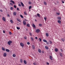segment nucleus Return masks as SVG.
Listing matches in <instances>:
<instances>
[{
    "instance_id": "1",
    "label": "nucleus",
    "mask_w": 65,
    "mask_h": 65,
    "mask_svg": "<svg viewBox=\"0 0 65 65\" xmlns=\"http://www.w3.org/2000/svg\"><path fill=\"white\" fill-rule=\"evenodd\" d=\"M11 43H12V41H9L7 43L8 45H10L11 44Z\"/></svg>"
},
{
    "instance_id": "2",
    "label": "nucleus",
    "mask_w": 65,
    "mask_h": 65,
    "mask_svg": "<svg viewBox=\"0 0 65 65\" xmlns=\"http://www.w3.org/2000/svg\"><path fill=\"white\" fill-rule=\"evenodd\" d=\"M20 45L21 46H22L23 48V46H24V44H23L22 43H20Z\"/></svg>"
},
{
    "instance_id": "3",
    "label": "nucleus",
    "mask_w": 65,
    "mask_h": 65,
    "mask_svg": "<svg viewBox=\"0 0 65 65\" xmlns=\"http://www.w3.org/2000/svg\"><path fill=\"white\" fill-rule=\"evenodd\" d=\"M23 24L25 26L26 25V22L24 20L23 22Z\"/></svg>"
},
{
    "instance_id": "4",
    "label": "nucleus",
    "mask_w": 65,
    "mask_h": 65,
    "mask_svg": "<svg viewBox=\"0 0 65 65\" xmlns=\"http://www.w3.org/2000/svg\"><path fill=\"white\" fill-rule=\"evenodd\" d=\"M39 31H40V30L39 29L36 30V32H37V33H39Z\"/></svg>"
},
{
    "instance_id": "5",
    "label": "nucleus",
    "mask_w": 65,
    "mask_h": 65,
    "mask_svg": "<svg viewBox=\"0 0 65 65\" xmlns=\"http://www.w3.org/2000/svg\"><path fill=\"white\" fill-rule=\"evenodd\" d=\"M31 47L32 48H33V50H34L35 49V46L34 45H32Z\"/></svg>"
},
{
    "instance_id": "6",
    "label": "nucleus",
    "mask_w": 65,
    "mask_h": 65,
    "mask_svg": "<svg viewBox=\"0 0 65 65\" xmlns=\"http://www.w3.org/2000/svg\"><path fill=\"white\" fill-rule=\"evenodd\" d=\"M4 22H6V19L4 17H3L2 18Z\"/></svg>"
},
{
    "instance_id": "7",
    "label": "nucleus",
    "mask_w": 65,
    "mask_h": 65,
    "mask_svg": "<svg viewBox=\"0 0 65 65\" xmlns=\"http://www.w3.org/2000/svg\"><path fill=\"white\" fill-rule=\"evenodd\" d=\"M6 53H4L3 54V56L4 57H6Z\"/></svg>"
},
{
    "instance_id": "8",
    "label": "nucleus",
    "mask_w": 65,
    "mask_h": 65,
    "mask_svg": "<svg viewBox=\"0 0 65 65\" xmlns=\"http://www.w3.org/2000/svg\"><path fill=\"white\" fill-rule=\"evenodd\" d=\"M13 14L14 15H15V16L16 15H17V12H13Z\"/></svg>"
},
{
    "instance_id": "9",
    "label": "nucleus",
    "mask_w": 65,
    "mask_h": 65,
    "mask_svg": "<svg viewBox=\"0 0 65 65\" xmlns=\"http://www.w3.org/2000/svg\"><path fill=\"white\" fill-rule=\"evenodd\" d=\"M5 51L6 52H9L10 51L9 50L7 49H6L5 50Z\"/></svg>"
},
{
    "instance_id": "10",
    "label": "nucleus",
    "mask_w": 65,
    "mask_h": 65,
    "mask_svg": "<svg viewBox=\"0 0 65 65\" xmlns=\"http://www.w3.org/2000/svg\"><path fill=\"white\" fill-rule=\"evenodd\" d=\"M59 55L61 57H63V54L61 52L59 53Z\"/></svg>"
},
{
    "instance_id": "11",
    "label": "nucleus",
    "mask_w": 65,
    "mask_h": 65,
    "mask_svg": "<svg viewBox=\"0 0 65 65\" xmlns=\"http://www.w3.org/2000/svg\"><path fill=\"white\" fill-rule=\"evenodd\" d=\"M23 62L25 64H27V62L26 61V60H24Z\"/></svg>"
},
{
    "instance_id": "12",
    "label": "nucleus",
    "mask_w": 65,
    "mask_h": 65,
    "mask_svg": "<svg viewBox=\"0 0 65 65\" xmlns=\"http://www.w3.org/2000/svg\"><path fill=\"white\" fill-rule=\"evenodd\" d=\"M44 4L45 5H47V3L45 1H44Z\"/></svg>"
},
{
    "instance_id": "13",
    "label": "nucleus",
    "mask_w": 65,
    "mask_h": 65,
    "mask_svg": "<svg viewBox=\"0 0 65 65\" xmlns=\"http://www.w3.org/2000/svg\"><path fill=\"white\" fill-rule=\"evenodd\" d=\"M10 2H12V3L13 4H15L14 2L13 1L11 0L10 1Z\"/></svg>"
},
{
    "instance_id": "14",
    "label": "nucleus",
    "mask_w": 65,
    "mask_h": 65,
    "mask_svg": "<svg viewBox=\"0 0 65 65\" xmlns=\"http://www.w3.org/2000/svg\"><path fill=\"white\" fill-rule=\"evenodd\" d=\"M23 60H22V59H20V62L22 63H23Z\"/></svg>"
},
{
    "instance_id": "15",
    "label": "nucleus",
    "mask_w": 65,
    "mask_h": 65,
    "mask_svg": "<svg viewBox=\"0 0 65 65\" xmlns=\"http://www.w3.org/2000/svg\"><path fill=\"white\" fill-rule=\"evenodd\" d=\"M38 51L39 53H41V51L40 49H38Z\"/></svg>"
},
{
    "instance_id": "16",
    "label": "nucleus",
    "mask_w": 65,
    "mask_h": 65,
    "mask_svg": "<svg viewBox=\"0 0 65 65\" xmlns=\"http://www.w3.org/2000/svg\"><path fill=\"white\" fill-rule=\"evenodd\" d=\"M12 56L13 57H16V55H15V54H13L12 55Z\"/></svg>"
},
{
    "instance_id": "17",
    "label": "nucleus",
    "mask_w": 65,
    "mask_h": 65,
    "mask_svg": "<svg viewBox=\"0 0 65 65\" xmlns=\"http://www.w3.org/2000/svg\"><path fill=\"white\" fill-rule=\"evenodd\" d=\"M55 51L56 52H58V49L57 48H56L55 49Z\"/></svg>"
},
{
    "instance_id": "18",
    "label": "nucleus",
    "mask_w": 65,
    "mask_h": 65,
    "mask_svg": "<svg viewBox=\"0 0 65 65\" xmlns=\"http://www.w3.org/2000/svg\"><path fill=\"white\" fill-rule=\"evenodd\" d=\"M57 19L58 20H60L61 19V18L60 17H58L57 18Z\"/></svg>"
},
{
    "instance_id": "19",
    "label": "nucleus",
    "mask_w": 65,
    "mask_h": 65,
    "mask_svg": "<svg viewBox=\"0 0 65 65\" xmlns=\"http://www.w3.org/2000/svg\"><path fill=\"white\" fill-rule=\"evenodd\" d=\"M58 23H59V24H61V21L60 20H58Z\"/></svg>"
},
{
    "instance_id": "20",
    "label": "nucleus",
    "mask_w": 65,
    "mask_h": 65,
    "mask_svg": "<svg viewBox=\"0 0 65 65\" xmlns=\"http://www.w3.org/2000/svg\"><path fill=\"white\" fill-rule=\"evenodd\" d=\"M21 3L22 6H24V4H23V3L21 2Z\"/></svg>"
},
{
    "instance_id": "21",
    "label": "nucleus",
    "mask_w": 65,
    "mask_h": 65,
    "mask_svg": "<svg viewBox=\"0 0 65 65\" xmlns=\"http://www.w3.org/2000/svg\"><path fill=\"white\" fill-rule=\"evenodd\" d=\"M37 16H38V17H39V18H40V14L39 13H37Z\"/></svg>"
},
{
    "instance_id": "22",
    "label": "nucleus",
    "mask_w": 65,
    "mask_h": 65,
    "mask_svg": "<svg viewBox=\"0 0 65 65\" xmlns=\"http://www.w3.org/2000/svg\"><path fill=\"white\" fill-rule=\"evenodd\" d=\"M45 48L46 50H48V47L47 46H45Z\"/></svg>"
},
{
    "instance_id": "23",
    "label": "nucleus",
    "mask_w": 65,
    "mask_h": 65,
    "mask_svg": "<svg viewBox=\"0 0 65 65\" xmlns=\"http://www.w3.org/2000/svg\"><path fill=\"white\" fill-rule=\"evenodd\" d=\"M27 26L28 27H30V24H27Z\"/></svg>"
},
{
    "instance_id": "24",
    "label": "nucleus",
    "mask_w": 65,
    "mask_h": 65,
    "mask_svg": "<svg viewBox=\"0 0 65 65\" xmlns=\"http://www.w3.org/2000/svg\"><path fill=\"white\" fill-rule=\"evenodd\" d=\"M50 59H51V60H52L53 59V58H52V56H50Z\"/></svg>"
},
{
    "instance_id": "25",
    "label": "nucleus",
    "mask_w": 65,
    "mask_h": 65,
    "mask_svg": "<svg viewBox=\"0 0 65 65\" xmlns=\"http://www.w3.org/2000/svg\"><path fill=\"white\" fill-rule=\"evenodd\" d=\"M43 41L45 42H47V41L45 40L44 39L43 40Z\"/></svg>"
},
{
    "instance_id": "26",
    "label": "nucleus",
    "mask_w": 65,
    "mask_h": 65,
    "mask_svg": "<svg viewBox=\"0 0 65 65\" xmlns=\"http://www.w3.org/2000/svg\"><path fill=\"white\" fill-rule=\"evenodd\" d=\"M10 22L12 24L13 23V20H10Z\"/></svg>"
},
{
    "instance_id": "27",
    "label": "nucleus",
    "mask_w": 65,
    "mask_h": 65,
    "mask_svg": "<svg viewBox=\"0 0 65 65\" xmlns=\"http://www.w3.org/2000/svg\"><path fill=\"white\" fill-rule=\"evenodd\" d=\"M2 50H3V51H4L5 50V49L3 47H2Z\"/></svg>"
},
{
    "instance_id": "28",
    "label": "nucleus",
    "mask_w": 65,
    "mask_h": 65,
    "mask_svg": "<svg viewBox=\"0 0 65 65\" xmlns=\"http://www.w3.org/2000/svg\"><path fill=\"white\" fill-rule=\"evenodd\" d=\"M17 20L18 21V22H21V20H20L19 19H17Z\"/></svg>"
},
{
    "instance_id": "29",
    "label": "nucleus",
    "mask_w": 65,
    "mask_h": 65,
    "mask_svg": "<svg viewBox=\"0 0 65 65\" xmlns=\"http://www.w3.org/2000/svg\"><path fill=\"white\" fill-rule=\"evenodd\" d=\"M46 35L47 37H48V33H46Z\"/></svg>"
},
{
    "instance_id": "30",
    "label": "nucleus",
    "mask_w": 65,
    "mask_h": 65,
    "mask_svg": "<svg viewBox=\"0 0 65 65\" xmlns=\"http://www.w3.org/2000/svg\"><path fill=\"white\" fill-rule=\"evenodd\" d=\"M32 27H33L34 28H35V25L34 24H32Z\"/></svg>"
},
{
    "instance_id": "31",
    "label": "nucleus",
    "mask_w": 65,
    "mask_h": 65,
    "mask_svg": "<svg viewBox=\"0 0 65 65\" xmlns=\"http://www.w3.org/2000/svg\"><path fill=\"white\" fill-rule=\"evenodd\" d=\"M49 41L50 43V44H52V43H53L52 41Z\"/></svg>"
},
{
    "instance_id": "32",
    "label": "nucleus",
    "mask_w": 65,
    "mask_h": 65,
    "mask_svg": "<svg viewBox=\"0 0 65 65\" xmlns=\"http://www.w3.org/2000/svg\"><path fill=\"white\" fill-rule=\"evenodd\" d=\"M24 14L25 15H27V13H26L25 12H24Z\"/></svg>"
},
{
    "instance_id": "33",
    "label": "nucleus",
    "mask_w": 65,
    "mask_h": 65,
    "mask_svg": "<svg viewBox=\"0 0 65 65\" xmlns=\"http://www.w3.org/2000/svg\"><path fill=\"white\" fill-rule=\"evenodd\" d=\"M13 8L12 7H11V8H10V9L11 10H13Z\"/></svg>"
},
{
    "instance_id": "34",
    "label": "nucleus",
    "mask_w": 65,
    "mask_h": 65,
    "mask_svg": "<svg viewBox=\"0 0 65 65\" xmlns=\"http://www.w3.org/2000/svg\"><path fill=\"white\" fill-rule=\"evenodd\" d=\"M17 29H18V30H20V27H17Z\"/></svg>"
},
{
    "instance_id": "35",
    "label": "nucleus",
    "mask_w": 65,
    "mask_h": 65,
    "mask_svg": "<svg viewBox=\"0 0 65 65\" xmlns=\"http://www.w3.org/2000/svg\"><path fill=\"white\" fill-rule=\"evenodd\" d=\"M39 27H41L42 25L41 24H39Z\"/></svg>"
},
{
    "instance_id": "36",
    "label": "nucleus",
    "mask_w": 65,
    "mask_h": 65,
    "mask_svg": "<svg viewBox=\"0 0 65 65\" xmlns=\"http://www.w3.org/2000/svg\"><path fill=\"white\" fill-rule=\"evenodd\" d=\"M20 17H21V18H24V17H23V15H20Z\"/></svg>"
},
{
    "instance_id": "37",
    "label": "nucleus",
    "mask_w": 65,
    "mask_h": 65,
    "mask_svg": "<svg viewBox=\"0 0 65 65\" xmlns=\"http://www.w3.org/2000/svg\"><path fill=\"white\" fill-rule=\"evenodd\" d=\"M61 40L62 41H63V42L64 41H65V40L63 39H62Z\"/></svg>"
},
{
    "instance_id": "38",
    "label": "nucleus",
    "mask_w": 65,
    "mask_h": 65,
    "mask_svg": "<svg viewBox=\"0 0 65 65\" xmlns=\"http://www.w3.org/2000/svg\"><path fill=\"white\" fill-rule=\"evenodd\" d=\"M32 8V6H29V9H30Z\"/></svg>"
},
{
    "instance_id": "39",
    "label": "nucleus",
    "mask_w": 65,
    "mask_h": 65,
    "mask_svg": "<svg viewBox=\"0 0 65 65\" xmlns=\"http://www.w3.org/2000/svg\"><path fill=\"white\" fill-rule=\"evenodd\" d=\"M44 19L45 21H46V18L45 17L44 18Z\"/></svg>"
},
{
    "instance_id": "40",
    "label": "nucleus",
    "mask_w": 65,
    "mask_h": 65,
    "mask_svg": "<svg viewBox=\"0 0 65 65\" xmlns=\"http://www.w3.org/2000/svg\"><path fill=\"white\" fill-rule=\"evenodd\" d=\"M18 6H19L21 7V4H19L18 5Z\"/></svg>"
},
{
    "instance_id": "41",
    "label": "nucleus",
    "mask_w": 65,
    "mask_h": 65,
    "mask_svg": "<svg viewBox=\"0 0 65 65\" xmlns=\"http://www.w3.org/2000/svg\"><path fill=\"white\" fill-rule=\"evenodd\" d=\"M19 8H17V10H18V11H19Z\"/></svg>"
},
{
    "instance_id": "42",
    "label": "nucleus",
    "mask_w": 65,
    "mask_h": 65,
    "mask_svg": "<svg viewBox=\"0 0 65 65\" xmlns=\"http://www.w3.org/2000/svg\"><path fill=\"white\" fill-rule=\"evenodd\" d=\"M30 39H31L32 40H33V38L31 37L30 38Z\"/></svg>"
},
{
    "instance_id": "43",
    "label": "nucleus",
    "mask_w": 65,
    "mask_h": 65,
    "mask_svg": "<svg viewBox=\"0 0 65 65\" xmlns=\"http://www.w3.org/2000/svg\"><path fill=\"white\" fill-rule=\"evenodd\" d=\"M27 38V37H24V39H26Z\"/></svg>"
},
{
    "instance_id": "44",
    "label": "nucleus",
    "mask_w": 65,
    "mask_h": 65,
    "mask_svg": "<svg viewBox=\"0 0 65 65\" xmlns=\"http://www.w3.org/2000/svg\"><path fill=\"white\" fill-rule=\"evenodd\" d=\"M27 44L29 45L30 44V43L29 42H28L27 43Z\"/></svg>"
},
{
    "instance_id": "45",
    "label": "nucleus",
    "mask_w": 65,
    "mask_h": 65,
    "mask_svg": "<svg viewBox=\"0 0 65 65\" xmlns=\"http://www.w3.org/2000/svg\"><path fill=\"white\" fill-rule=\"evenodd\" d=\"M29 34L30 36H32V33L31 32H29Z\"/></svg>"
},
{
    "instance_id": "46",
    "label": "nucleus",
    "mask_w": 65,
    "mask_h": 65,
    "mask_svg": "<svg viewBox=\"0 0 65 65\" xmlns=\"http://www.w3.org/2000/svg\"><path fill=\"white\" fill-rule=\"evenodd\" d=\"M28 3L29 4H31V2H28Z\"/></svg>"
},
{
    "instance_id": "47",
    "label": "nucleus",
    "mask_w": 65,
    "mask_h": 65,
    "mask_svg": "<svg viewBox=\"0 0 65 65\" xmlns=\"http://www.w3.org/2000/svg\"><path fill=\"white\" fill-rule=\"evenodd\" d=\"M33 64L34 65H36L37 64H36V63H33Z\"/></svg>"
},
{
    "instance_id": "48",
    "label": "nucleus",
    "mask_w": 65,
    "mask_h": 65,
    "mask_svg": "<svg viewBox=\"0 0 65 65\" xmlns=\"http://www.w3.org/2000/svg\"><path fill=\"white\" fill-rule=\"evenodd\" d=\"M14 8H17V6L15 5H14Z\"/></svg>"
},
{
    "instance_id": "49",
    "label": "nucleus",
    "mask_w": 65,
    "mask_h": 65,
    "mask_svg": "<svg viewBox=\"0 0 65 65\" xmlns=\"http://www.w3.org/2000/svg\"><path fill=\"white\" fill-rule=\"evenodd\" d=\"M39 39L40 41H41V38H39Z\"/></svg>"
},
{
    "instance_id": "50",
    "label": "nucleus",
    "mask_w": 65,
    "mask_h": 65,
    "mask_svg": "<svg viewBox=\"0 0 65 65\" xmlns=\"http://www.w3.org/2000/svg\"><path fill=\"white\" fill-rule=\"evenodd\" d=\"M57 15H60V13H57Z\"/></svg>"
},
{
    "instance_id": "51",
    "label": "nucleus",
    "mask_w": 65,
    "mask_h": 65,
    "mask_svg": "<svg viewBox=\"0 0 65 65\" xmlns=\"http://www.w3.org/2000/svg\"><path fill=\"white\" fill-rule=\"evenodd\" d=\"M9 34H10V35H11V32H9Z\"/></svg>"
},
{
    "instance_id": "52",
    "label": "nucleus",
    "mask_w": 65,
    "mask_h": 65,
    "mask_svg": "<svg viewBox=\"0 0 65 65\" xmlns=\"http://www.w3.org/2000/svg\"><path fill=\"white\" fill-rule=\"evenodd\" d=\"M10 5H13V4H12V3H10Z\"/></svg>"
},
{
    "instance_id": "53",
    "label": "nucleus",
    "mask_w": 65,
    "mask_h": 65,
    "mask_svg": "<svg viewBox=\"0 0 65 65\" xmlns=\"http://www.w3.org/2000/svg\"><path fill=\"white\" fill-rule=\"evenodd\" d=\"M60 51H61V52H63V50H62V49H61L60 50Z\"/></svg>"
},
{
    "instance_id": "54",
    "label": "nucleus",
    "mask_w": 65,
    "mask_h": 65,
    "mask_svg": "<svg viewBox=\"0 0 65 65\" xmlns=\"http://www.w3.org/2000/svg\"><path fill=\"white\" fill-rule=\"evenodd\" d=\"M3 33H5V31L4 30H3Z\"/></svg>"
},
{
    "instance_id": "55",
    "label": "nucleus",
    "mask_w": 65,
    "mask_h": 65,
    "mask_svg": "<svg viewBox=\"0 0 65 65\" xmlns=\"http://www.w3.org/2000/svg\"><path fill=\"white\" fill-rule=\"evenodd\" d=\"M46 44H49V43L48 42H46Z\"/></svg>"
},
{
    "instance_id": "56",
    "label": "nucleus",
    "mask_w": 65,
    "mask_h": 65,
    "mask_svg": "<svg viewBox=\"0 0 65 65\" xmlns=\"http://www.w3.org/2000/svg\"><path fill=\"white\" fill-rule=\"evenodd\" d=\"M0 11L1 12H3V11H2V10H0Z\"/></svg>"
},
{
    "instance_id": "57",
    "label": "nucleus",
    "mask_w": 65,
    "mask_h": 65,
    "mask_svg": "<svg viewBox=\"0 0 65 65\" xmlns=\"http://www.w3.org/2000/svg\"><path fill=\"white\" fill-rule=\"evenodd\" d=\"M35 38L36 39H37V37H35Z\"/></svg>"
},
{
    "instance_id": "58",
    "label": "nucleus",
    "mask_w": 65,
    "mask_h": 65,
    "mask_svg": "<svg viewBox=\"0 0 65 65\" xmlns=\"http://www.w3.org/2000/svg\"><path fill=\"white\" fill-rule=\"evenodd\" d=\"M7 16L8 17H10V16H9V14H7Z\"/></svg>"
},
{
    "instance_id": "59",
    "label": "nucleus",
    "mask_w": 65,
    "mask_h": 65,
    "mask_svg": "<svg viewBox=\"0 0 65 65\" xmlns=\"http://www.w3.org/2000/svg\"><path fill=\"white\" fill-rule=\"evenodd\" d=\"M47 64V65H49V63H48V62H47L46 63Z\"/></svg>"
},
{
    "instance_id": "60",
    "label": "nucleus",
    "mask_w": 65,
    "mask_h": 65,
    "mask_svg": "<svg viewBox=\"0 0 65 65\" xmlns=\"http://www.w3.org/2000/svg\"><path fill=\"white\" fill-rule=\"evenodd\" d=\"M62 3H64V2L63 1H62Z\"/></svg>"
},
{
    "instance_id": "61",
    "label": "nucleus",
    "mask_w": 65,
    "mask_h": 65,
    "mask_svg": "<svg viewBox=\"0 0 65 65\" xmlns=\"http://www.w3.org/2000/svg\"><path fill=\"white\" fill-rule=\"evenodd\" d=\"M35 22H37V20L36 19H35Z\"/></svg>"
},
{
    "instance_id": "62",
    "label": "nucleus",
    "mask_w": 65,
    "mask_h": 65,
    "mask_svg": "<svg viewBox=\"0 0 65 65\" xmlns=\"http://www.w3.org/2000/svg\"><path fill=\"white\" fill-rule=\"evenodd\" d=\"M42 53H44V52H43V51H42Z\"/></svg>"
},
{
    "instance_id": "63",
    "label": "nucleus",
    "mask_w": 65,
    "mask_h": 65,
    "mask_svg": "<svg viewBox=\"0 0 65 65\" xmlns=\"http://www.w3.org/2000/svg\"><path fill=\"white\" fill-rule=\"evenodd\" d=\"M25 21H26V22H27L28 20H25Z\"/></svg>"
},
{
    "instance_id": "64",
    "label": "nucleus",
    "mask_w": 65,
    "mask_h": 65,
    "mask_svg": "<svg viewBox=\"0 0 65 65\" xmlns=\"http://www.w3.org/2000/svg\"><path fill=\"white\" fill-rule=\"evenodd\" d=\"M35 16L36 17H37V16L36 15H35Z\"/></svg>"
}]
</instances>
